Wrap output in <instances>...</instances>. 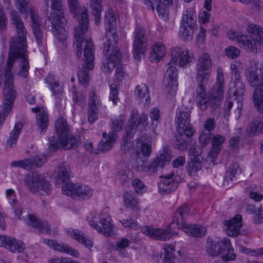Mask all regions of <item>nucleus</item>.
I'll return each instance as SVG.
<instances>
[{
    "label": "nucleus",
    "mask_w": 263,
    "mask_h": 263,
    "mask_svg": "<svg viewBox=\"0 0 263 263\" xmlns=\"http://www.w3.org/2000/svg\"><path fill=\"white\" fill-rule=\"evenodd\" d=\"M27 48L9 45L8 57L5 65L4 84L5 92L3 105L0 106V128L2 127L6 117L12 108L16 97V91L14 86V73L18 66L20 68L17 74L26 78L29 74L30 66L28 62Z\"/></svg>",
    "instance_id": "obj_1"
},
{
    "label": "nucleus",
    "mask_w": 263,
    "mask_h": 263,
    "mask_svg": "<svg viewBox=\"0 0 263 263\" xmlns=\"http://www.w3.org/2000/svg\"><path fill=\"white\" fill-rule=\"evenodd\" d=\"M70 12L74 15L79 22V26L75 28L74 45L77 48V55L80 58L82 52L85 63L82 69L78 72L80 83L86 86L89 81V70L94 67V44L91 39L85 34L88 27V15L86 7L81 8L78 0H68Z\"/></svg>",
    "instance_id": "obj_2"
},
{
    "label": "nucleus",
    "mask_w": 263,
    "mask_h": 263,
    "mask_svg": "<svg viewBox=\"0 0 263 263\" xmlns=\"http://www.w3.org/2000/svg\"><path fill=\"white\" fill-rule=\"evenodd\" d=\"M224 86L223 70L221 67H218L217 68L216 83L210 91V97L199 98L196 99L197 106L202 110H206L209 105L212 108L218 106L223 99Z\"/></svg>",
    "instance_id": "obj_3"
},
{
    "label": "nucleus",
    "mask_w": 263,
    "mask_h": 263,
    "mask_svg": "<svg viewBox=\"0 0 263 263\" xmlns=\"http://www.w3.org/2000/svg\"><path fill=\"white\" fill-rule=\"evenodd\" d=\"M63 0H51V9L57 11L50 16H47L48 20L52 25V33L55 39L60 42L65 41L67 37L65 26L67 18L63 9Z\"/></svg>",
    "instance_id": "obj_4"
},
{
    "label": "nucleus",
    "mask_w": 263,
    "mask_h": 263,
    "mask_svg": "<svg viewBox=\"0 0 263 263\" xmlns=\"http://www.w3.org/2000/svg\"><path fill=\"white\" fill-rule=\"evenodd\" d=\"M118 41V36L114 34L112 40L109 38L104 44L105 58L102 60L101 69L105 73H111L121 63V53L117 46Z\"/></svg>",
    "instance_id": "obj_5"
},
{
    "label": "nucleus",
    "mask_w": 263,
    "mask_h": 263,
    "mask_svg": "<svg viewBox=\"0 0 263 263\" xmlns=\"http://www.w3.org/2000/svg\"><path fill=\"white\" fill-rule=\"evenodd\" d=\"M136 154L137 157L132 163V167L139 172L155 173L163 168L165 165L169 164L171 160V154L163 151L162 153L154 159L148 166L146 163L140 158L139 152L137 151Z\"/></svg>",
    "instance_id": "obj_6"
},
{
    "label": "nucleus",
    "mask_w": 263,
    "mask_h": 263,
    "mask_svg": "<svg viewBox=\"0 0 263 263\" xmlns=\"http://www.w3.org/2000/svg\"><path fill=\"white\" fill-rule=\"evenodd\" d=\"M248 35L242 36L240 47L249 52L257 53L263 47V28L254 24H250Z\"/></svg>",
    "instance_id": "obj_7"
},
{
    "label": "nucleus",
    "mask_w": 263,
    "mask_h": 263,
    "mask_svg": "<svg viewBox=\"0 0 263 263\" xmlns=\"http://www.w3.org/2000/svg\"><path fill=\"white\" fill-rule=\"evenodd\" d=\"M89 224L100 233L110 236L114 232V226L110 216L107 213L100 211L91 213L87 218Z\"/></svg>",
    "instance_id": "obj_8"
},
{
    "label": "nucleus",
    "mask_w": 263,
    "mask_h": 263,
    "mask_svg": "<svg viewBox=\"0 0 263 263\" xmlns=\"http://www.w3.org/2000/svg\"><path fill=\"white\" fill-rule=\"evenodd\" d=\"M10 20L14 29L15 34L11 38L9 45L27 48V29L18 12L13 9L9 12Z\"/></svg>",
    "instance_id": "obj_9"
},
{
    "label": "nucleus",
    "mask_w": 263,
    "mask_h": 263,
    "mask_svg": "<svg viewBox=\"0 0 263 263\" xmlns=\"http://www.w3.org/2000/svg\"><path fill=\"white\" fill-rule=\"evenodd\" d=\"M233 251L230 239L226 237L209 242L207 247V252L210 256L222 255V259L224 261H232L235 259L236 254L232 253Z\"/></svg>",
    "instance_id": "obj_10"
},
{
    "label": "nucleus",
    "mask_w": 263,
    "mask_h": 263,
    "mask_svg": "<svg viewBox=\"0 0 263 263\" xmlns=\"http://www.w3.org/2000/svg\"><path fill=\"white\" fill-rule=\"evenodd\" d=\"M191 110L189 107L181 105L179 106L176 112L175 123L178 133L192 137L195 133V129L190 123Z\"/></svg>",
    "instance_id": "obj_11"
},
{
    "label": "nucleus",
    "mask_w": 263,
    "mask_h": 263,
    "mask_svg": "<svg viewBox=\"0 0 263 263\" xmlns=\"http://www.w3.org/2000/svg\"><path fill=\"white\" fill-rule=\"evenodd\" d=\"M148 124L147 115L145 113L139 114L136 109L132 110L130 116L128 120V124L125 129V134L123 137V141L124 144L128 139L133 138L138 127H144Z\"/></svg>",
    "instance_id": "obj_12"
},
{
    "label": "nucleus",
    "mask_w": 263,
    "mask_h": 263,
    "mask_svg": "<svg viewBox=\"0 0 263 263\" xmlns=\"http://www.w3.org/2000/svg\"><path fill=\"white\" fill-rule=\"evenodd\" d=\"M25 182V185L32 193L43 192L48 195L51 192L52 185L42 175L33 173L32 175L26 176Z\"/></svg>",
    "instance_id": "obj_13"
},
{
    "label": "nucleus",
    "mask_w": 263,
    "mask_h": 263,
    "mask_svg": "<svg viewBox=\"0 0 263 263\" xmlns=\"http://www.w3.org/2000/svg\"><path fill=\"white\" fill-rule=\"evenodd\" d=\"M12 207L14 209V213L15 216L17 217L19 219L24 220L26 224L37 229L42 233L46 234L50 233V227L48 225L47 222L38 219L34 214L32 213L28 214L27 218L24 217V216L21 218L22 206L18 203H16L15 205L12 206Z\"/></svg>",
    "instance_id": "obj_14"
},
{
    "label": "nucleus",
    "mask_w": 263,
    "mask_h": 263,
    "mask_svg": "<svg viewBox=\"0 0 263 263\" xmlns=\"http://www.w3.org/2000/svg\"><path fill=\"white\" fill-rule=\"evenodd\" d=\"M237 61L231 64L230 69L232 74V80L233 81L234 96L236 97L237 102V110L238 114H241V109L242 107L243 96L245 91V86L240 81V74L237 67Z\"/></svg>",
    "instance_id": "obj_15"
},
{
    "label": "nucleus",
    "mask_w": 263,
    "mask_h": 263,
    "mask_svg": "<svg viewBox=\"0 0 263 263\" xmlns=\"http://www.w3.org/2000/svg\"><path fill=\"white\" fill-rule=\"evenodd\" d=\"M246 76L249 85L252 87H256L252 94L253 102L254 95L257 90L259 91L257 94L263 98V75L261 70L259 69L255 64L251 65L246 69Z\"/></svg>",
    "instance_id": "obj_16"
},
{
    "label": "nucleus",
    "mask_w": 263,
    "mask_h": 263,
    "mask_svg": "<svg viewBox=\"0 0 263 263\" xmlns=\"http://www.w3.org/2000/svg\"><path fill=\"white\" fill-rule=\"evenodd\" d=\"M62 192L67 196H74L83 200L89 199L93 195V190L85 184L67 183L62 187Z\"/></svg>",
    "instance_id": "obj_17"
},
{
    "label": "nucleus",
    "mask_w": 263,
    "mask_h": 263,
    "mask_svg": "<svg viewBox=\"0 0 263 263\" xmlns=\"http://www.w3.org/2000/svg\"><path fill=\"white\" fill-rule=\"evenodd\" d=\"M171 64L184 67L193 62V53L187 48L176 46L171 49Z\"/></svg>",
    "instance_id": "obj_18"
},
{
    "label": "nucleus",
    "mask_w": 263,
    "mask_h": 263,
    "mask_svg": "<svg viewBox=\"0 0 263 263\" xmlns=\"http://www.w3.org/2000/svg\"><path fill=\"white\" fill-rule=\"evenodd\" d=\"M147 40L144 28L140 26L137 27L134 32L133 54L135 58L139 59L141 54L146 50Z\"/></svg>",
    "instance_id": "obj_19"
},
{
    "label": "nucleus",
    "mask_w": 263,
    "mask_h": 263,
    "mask_svg": "<svg viewBox=\"0 0 263 263\" xmlns=\"http://www.w3.org/2000/svg\"><path fill=\"white\" fill-rule=\"evenodd\" d=\"M168 67L166 70L163 79V84L164 85V91L167 95L171 96H174L177 90V80L176 76L177 69L174 64H168Z\"/></svg>",
    "instance_id": "obj_20"
},
{
    "label": "nucleus",
    "mask_w": 263,
    "mask_h": 263,
    "mask_svg": "<svg viewBox=\"0 0 263 263\" xmlns=\"http://www.w3.org/2000/svg\"><path fill=\"white\" fill-rule=\"evenodd\" d=\"M144 3L148 9L153 11L156 7L158 16L163 21L169 20V11L168 7L173 5V0H143Z\"/></svg>",
    "instance_id": "obj_21"
},
{
    "label": "nucleus",
    "mask_w": 263,
    "mask_h": 263,
    "mask_svg": "<svg viewBox=\"0 0 263 263\" xmlns=\"http://www.w3.org/2000/svg\"><path fill=\"white\" fill-rule=\"evenodd\" d=\"M212 61L210 55L207 53H202L198 57L196 63L197 77L206 79L209 78V72L212 68Z\"/></svg>",
    "instance_id": "obj_22"
},
{
    "label": "nucleus",
    "mask_w": 263,
    "mask_h": 263,
    "mask_svg": "<svg viewBox=\"0 0 263 263\" xmlns=\"http://www.w3.org/2000/svg\"><path fill=\"white\" fill-rule=\"evenodd\" d=\"M101 102L99 97L97 95L95 90H90L88 103V120L90 123H93L98 117L99 107Z\"/></svg>",
    "instance_id": "obj_23"
},
{
    "label": "nucleus",
    "mask_w": 263,
    "mask_h": 263,
    "mask_svg": "<svg viewBox=\"0 0 263 263\" xmlns=\"http://www.w3.org/2000/svg\"><path fill=\"white\" fill-rule=\"evenodd\" d=\"M80 137L79 136H73L67 134L65 136H61L59 138V140L55 143H51L50 148L57 149L63 148L70 149L75 148L79 145Z\"/></svg>",
    "instance_id": "obj_24"
},
{
    "label": "nucleus",
    "mask_w": 263,
    "mask_h": 263,
    "mask_svg": "<svg viewBox=\"0 0 263 263\" xmlns=\"http://www.w3.org/2000/svg\"><path fill=\"white\" fill-rule=\"evenodd\" d=\"M177 178L174 173L161 176L158 183L160 193L169 194L176 190L179 182Z\"/></svg>",
    "instance_id": "obj_25"
},
{
    "label": "nucleus",
    "mask_w": 263,
    "mask_h": 263,
    "mask_svg": "<svg viewBox=\"0 0 263 263\" xmlns=\"http://www.w3.org/2000/svg\"><path fill=\"white\" fill-rule=\"evenodd\" d=\"M141 232L146 235L163 241L170 239L175 235V233L170 229L166 230L154 229L149 226H145L142 228Z\"/></svg>",
    "instance_id": "obj_26"
},
{
    "label": "nucleus",
    "mask_w": 263,
    "mask_h": 263,
    "mask_svg": "<svg viewBox=\"0 0 263 263\" xmlns=\"http://www.w3.org/2000/svg\"><path fill=\"white\" fill-rule=\"evenodd\" d=\"M0 247L13 253L22 252L25 249V245L21 240L3 235H0Z\"/></svg>",
    "instance_id": "obj_27"
},
{
    "label": "nucleus",
    "mask_w": 263,
    "mask_h": 263,
    "mask_svg": "<svg viewBox=\"0 0 263 263\" xmlns=\"http://www.w3.org/2000/svg\"><path fill=\"white\" fill-rule=\"evenodd\" d=\"M44 242L50 248L60 252L68 254L76 258L80 256L78 250L63 242L58 243L57 241L51 239H45Z\"/></svg>",
    "instance_id": "obj_28"
},
{
    "label": "nucleus",
    "mask_w": 263,
    "mask_h": 263,
    "mask_svg": "<svg viewBox=\"0 0 263 263\" xmlns=\"http://www.w3.org/2000/svg\"><path fill=\"white\" fill-rule=\"evenodd\" d=\"M67 236L76 240L89 250L93 247V243L91 239L85 236L84 233L78 229L69 228L66 230Z\"/></svg>",
    "instance_id": "obj_29"
},
{
    "label": "nucleus",
    "mask_w": 263,
    "mask_h": 263,
    "mask_svg": "<svg viewBox=\"0 0 263 263\" xmlns=\"http://www.w3.org/2000/svg\"><path fill=\"white\" fill-rule=\"evenodd\" d=\"M31 27L35 41L39 46L42 47L45 43L46 36L41 28L39 17L37 13H31Z\"/></svg>",
    "instance_id": "obj_30"
},
{
    "label": "nucleus",
    "mask_w": 263,
    "mask_h": 263,
    "mask_svg": "<svg viewBox=\"0 0 263 263\" xmlns=\"http://www.w3.org/2000/svg\"><path fill=\"white\" fill-rule=\"evenodd\" d=\"M190 213V208L186 204L180 206L174 213L170 227L176 224V227L180 229L186 224L185 219Z\"/></svg>",
    "instance_id": "obj_31"
},
{
    "label": "nucleus",
    "mask_w": 263,
    "mask_h": 263,
    "mask_svg": "<svg viewBox=\"0 0 263 263\" xmlns=\"http://www.w3.org/2000/svg\"><path fill=\"white\" fill-rule=\"evenodd\" d=\"M242 216L237 214L230 220H225L224 225L227 227L226 231L230 236L236 237L240 233L242 226Z\"/></svg>",
    "instance_id": "obj_32"
},
{
    "label": "nucleus",
    "mask_w": 263,
    "mask_h": 263,
    "mask_svg": "<svg viewBox=\"0 0 263 263\" xmlns=\"http://www.w3.org/2000/svg\"><path fill=\"white\" fill-rule=\"evenodd\" d=\"M105 24L106 29L108 30L106 33L107 40L109 38L112 40V35L116 34L118 36V35L115 30L116 25V14L112 9H108L105 13Z\"/></svg>",
    "instance_id": "obj_33"
},
{
    "label": "nucleus",
    "mask_w": 263,
    "mask_h": 263,
    "mask_svg": "<svg viewBox=\"0 0 263 263\" xmlns=\"http://www.w3.org/2000/svg\"><path fill=\"white\" fill-rule=\"evenodd\" d=\"M212 141V148L209 152V156L213 159H215L217 157L218 154L222 148V144L226 141V138L224 136L220 134H217L213 136L211 139Z\"/></svg>",
    "instance_id": "obj_34"
},
{
    "label": "nucleus",
    "mask_w": 263,
    "mask_h": 263,
    "mask_svg": "<svg viewBox=\"0 0 263 263\" xmlns=\"http://www.w3.org/2000/svg\"><path fill=\"white\" fill-rule=\"evenodd\" d=\"M70 169L65 163L59 164L55 172V181L57 184H62L67 181L70 176Z\"/></svg>",
    "instance_id": "obj_35"
},
{
    "label": "nucleus",
    "mask_w": 263,
    "mask_h": 263,
    "mask_svg": "<svg viewBox=\"0 0 263 263\" xmlns=\"http://www.w3.org/2000/svg\"><path fill=\"white\" fill-rule=\"evenodd\" d=\"M123 201L127 209L134 212L140 210V200L133 193L125 192L123 195Z\"/></svg>",
    "instance_id": "obj_36"
},
{
    "label": "nucleus",
    "mask_w": 263,
    "mask_h": 263,
    "mask_svg": "<svg viewBox=\"0 0 263 263\" xmlns=\"http://www.w3.org/2000/svg\"><path fill=\"white\" fill-rule=\"evenodd\" d=\"M197 17L195 11L193 8H189L183 13L181 25L187 26L191 28H196Z\"/></svg>",
    "instance_id": "obj_37"
},
{
    "label": "nucleus",
    "mask_w": 263,
    "mask_h": 263,
    "mask_svg": "<svg viewBox=\"0 0 263 263\" xmlns=\"http://www.w3.org/2000/svg\"><path fill=\"white\" fill-rule=\"evenodd\" d=\"M180 229L183 230L187 235L195 237H202L206 233L204 227L199 224H189L186 223Z\"/></svg>",
    "instance_id": "obj_38"
},
{
    "label": "nucleus",
    "mask_w": 263,
    "mask_h": 263,
    "mask_svg": "<svg viewBox=\"0 0 263 263\" xmlns=\"http://www.w3.org/2000/svg\"><path fill=\"white\" fill-rule=\"evenodd\" d=\"M118 135L113 132H109L107 137L106 133H103V139L99 144V147L102 152H106L109 150L115 143Z\"/></svg>",
    "instance_id": "obj_39"
},
{
    "label": "nucleus",
    "mask_w": 263,
    "mask_h": 263,
    "mask_svg": "<svg viewBox=\"0 0 263 263\" xmlns=\"http://www.w3.org/2000/svg\"><path fill=\"white\" fill-rule=\"evenodd\" d=\"M23 124L21 122H17L15 124L13 129L11 131L7 139L6 147L12 148L16 145L18 137L21 133Z\"/></svg>",
    "instance_id": "obj_40"
},
{
    "label": "nucleus",
    "mask_w": 263,
    "mask_h": 263,
    "mask_svg": "<svg viewBox=\"0 0 263 263\" xmlns=\"http://www.w3.org/2000/svg\"><path fill=\"white\" fill-rule=\"evenodd\" d=\"M44 81L46 84H48V87L52 91L53 95L56 98L60 97V95H62L63 89L60 86L59 83L55 81L54 76L48 74L45 78Z\"/></svg>",
    "instance_id": "obj_41"
},
{
    "label": "nucleus",
    "mask_w": 263,
    "mask_h": 263,
    "mask_svg": "<svg viewBox=\"0 0 263 263\" xmlns=\"http://www.w3.org/2000/svg\"><path fill=\"white\" fill-rule=\"evenodd\" d=\"M165 51V46L161 42L157 43L150 53L151 61L153 62L160 61L164 56Z\"/></svg>",
    "instance_id": "obj_42"
},
{
    "label": "nucleus",
    "mask_w": 263,
    "mask_h": 263,
    "mask_svg": "<svg viewBox=\"0 0 263 263\" xmlns=\"http://www.w3.org/2000/svg\"><path fill=\"white\" fill-rule=\"evenodd\" d=\"M141 143L140 148L141 154L145 157H149L152 153L151 139L147 135H143L138 139Z\"/></svg>",
    "instance_id": "obj_43"
},
{
    "label": "nucleus",
    "mask_w": 263,
    "mask_h": 263,
    "mask_svg": "<svg viewBox=\"0 0 263 263\" xmlns=\"http://www.w3.org/2000/svg\"><path fill=\"white\" fill-rule=\"evenodd\" d=\"M247 133L250 136L262 134L263 133V121L259 118L253 120L248 126Z\"/></svg>",
    "instance_id": "obj_44"
},
{
    "label": "nucleus",
    "mask_w": 263,
    "mask_h": 263,
    "mask_svg": "<svg viewBox=\"0 0 263 263\" xmlns=\"http://www.w3.org/2000/svg\"><path fill=\"white\" fill-rule=\"evenodd\" d=\"M54 126L59 138L61 136H65L67 134H69L70 128L67 121L62 117H59L56 120Z\"/></svg>",
    "instance_id": "obj_45"
},
{
    "label": "nucleus",
    "mask_w": 263,
    "mask_h": 263,
    "mask_svg": "<svg viewBox=\"0 0 263 263\" xmlns=\"http://www.w3.org/2000/svg\"><path fill=\"white\" fill-rule=\"evenodd\" d=\"M101 0H91L90 2V5L92 12L95 16V24L99 25L100 23L101 14L102 12V6Z\"/></svg>",
    "instance_id": "obj_46"
},
{
    "label": "nucleus",
    "mask_w": 263,
    "mask_h": 263,
    "mask_svg": "<svg viewBox=\"0 0 263 263\" xmlns=\"http://www.w3.org/2000/svg\"><path fill=\"white\" fill-rule=\"evenodd\" d=\"M36 121L40 129V133H44L48 126V115L45 111L39 112L36 115Z\"/></svg>",
    "instance_id": "obj_47"
},
{
    "label": "nucleus",
    "mask_w": 263,
    "mask_h": 263,
    "mask_svg": "<svg viewBox=\"0 0 263 263\" xmlns=\"http://www.w3.org/2000/svg\"><path fill=\"white\" fill-rule=\"evenodd\" d=\"M130 243V240L126 238H122L117 241L114 246L115 250L118 252L119 254L122 256L126 257L127 254L125 249L127 248Z\"/></svg>",
    "instance_id": "obj_48"
},
{
    "label": "nucleus",
    "mask_w": 263,
    "mask_h": 263,
    "mask_svg": "<svg viewBox=\"0 0 263 263\" xmlns=\"http://www.w3.org/2000/svg\"><path fill=\"white\" fill-rule=\"evenodd\" d=\"M15 5L17 9L22 14H27L29 12L35 13L31 9L29 0H14Z\"/></svg>",
    "instance_id": "obj_49"
},
{
    "label": "nucleus",
    "mask_w": 263,
    "mask_h": 263,
    "mask_svg": "<svg viewBox=\"0 0 263 263\" xmlns=\"http://www.w3.org/2000/svg\"><path fill=\"white\" fill-rule=\"evenodd\" d=\"M164 250L165 251V255L164 257V262L174 263L175 260L174 245L166 243L164 245Z\"/></svg>",
    "instance_id": "obj_50"
},
{
    "label": "nucleus",
    "mask_w": 263,
    "mask_h": 263,
    "mask_svg": "<svg viewBox=\"0 0 263 263\" xmlns=\"http://www.w3.org/2000/svg\"><path fill=\"white\" fill-rule=\"evenodd\" d=\"M206 79H203V78L200 79L199 77H196V81L198 83V87L196 90V99H199V98H202L208 96L206 95L205 85L208 83L209 78H206Z\"/></svg>",
    "instance_id": "obj_51"
},
{
    "label": "nucleus",
    "mask_w": 263,
    "mask_h": 263,
    "mask_svg": "<svg viewBox=\"0 0 263 263\" xmlns=\"http://www.w3.org/2000/svg\"><path fill=\"white\" fill-rule=\"evenodd\" d=\"M135 93L136 96L139 100H143L145 99L147 101L149 98V95L148 91L147 86L143 83L137 85L136 87Z\"/></svg>",
    "instance_id": "obj_52"
},
{
    "label": "nucleus",
    "mask_w": 263,
    "mask_h": 263,
    "mask_svg": "<svg viewBox=\"0 0 263 263\" xmlns=\"http://www.w3.org/2000/svg\"><path fill=\"white\" fill-rule=\"evenodd\" d=\"M125 118L123 116H119L117 118L112 120L110 128L112 132H116L121 131L124 126Z\"/></svg>",
    "instance_id": "obj_53"
},
{
    "label": "nucleus",
    "mask_w": 263,
    "mask_h": 263,
    "mask_svg": "<svg viewBox=\"0 0 263 263\" xmlns=\"http://www.w3.org/2000/svg\"><path fill=\"white\" fill-rule=\"evenodd\" d=\"M195 29L187 26L180 25L179 34L184 41L192 40Z\"/></svg>",
    "instance_id": "obj_54"
},
{
    "label": "nucleus",
    "mask_w": 263,
    "mask_h": 263,
    "mask_svg": "<svg viewBox=\"0 0 263 263\" xmlns=\"http://www.w3.org/2000/svg\"><path fill=\"white\" fill-rule=\"evenodd\" d=\"M133 173L129 169L119 171L117 175V179L122 184L125 183L133 177Z\"/></svg>",
    "instance_id": "obj_55"
},
{
    "label": "nucleus",
    "mask_w": 263,
    "mask_h": 263,
    "mask_svg": "<svg viewBox=\"0 0 263 263\" xmlns=\"http://www.w3.org/2000/svg\"><path fill=\"white\" fill-rule=\"evenodd\" d=\"M120 222L121 223L123 227L132 230H137L140 228V225L133 218H124Z\"/></svg>",
    "instance_id": "obj_56"
},
{
    "label": "nucleus",
    "mask_w": 263,
    "mask_h": 263,
    "mask_svg": "<svg viewBox=\"0 0 263 263\" xmlns=\"http://www.w3.org/2000/svg\"><path fill=\"white\" fill-rule=\"evenodd\" d=\"M10 166L12 167H21L29 170L32 168V163L29 159H24L23 160L12 162L10 163Z\"/></svg>",
    "instance_id": "obj_57"
},
{
    "label": "nucleus",
    "mask_w": 263,
    "mask_h": 263,
    "mask_svg": "<svg viewBox=\"0 0 263 263\" xmlns=\"http://www.w3.org/2000/svg\"><path fill=\"white\" fill-rule=\"evenodd\" d=\"M227 56L231 59L237 58L240 53V50L236 47L230 46L227 47L224 50Z\"/></svg>",
    "instance_id": "obj_58"
},
{
    "label": "nucleus",
    "mask_w": 263,
    "mask_h": 263,
    "mask_svg": "<svg viewBox=\"0 0 263 263\" xmlns=\"http://www.w3.org/2000/svg\"><path fill=\"white\" fill-rule=\"evenodd\" d=\"M188 172L190 175H194L196 172L201 169L202 165L198 160H191L189 163Z\"/></svg>",
    "instance_id": "obj_59"
},
{
    "label": "nucleus",
    "mask_w": 263,
    "mask_h": 263,
    "mask_svg": "<svg viewBox=\"0 0 263 263\" xmlns=\"http://www.w3.org/2000/svg\"><path fill=\"white\" fill-rule=\"evenodd\" d=\"M176 135V141L175 145L178 149L180 150H184L187 146V143L185 141L186 139L185 138L188 137L184 134H180Z\"/></svg>",
    "instance_id": "obj_60"
},
{
    "label": "nucleus",
    "mask_w": 263,
    "mask_h": 263,
    "mask_svg": "<svg viewBox=\"0 0 263 263\" xmlns=\"http://www.w3.org/2000/svg\"><path fill=\"white\" fill-rule=\"evenodd\" d=\"M72 98L74 103L78 105H82L85 102V97L83 93L79 94L76 91V87L73 86Z\"/></svg>",
    "instance_id": "obj_61"
},
{
    "label": "nucleus",
    "mask_w": 263,
    "mask_h": 263,
    "mask_svg": "<svg viewBox=\"0 0 263 263\" xmlns=\"http://www.w3.org/2000/svg\"><path fill=\"white\" fill-rule=\"evenodd\" d=\"M132 185L137 193L142 194L146 191L145 185L142 181L139 179H134L132 181Z\"/></svg>",
    "instance_id": "obj_62"
},
{
    "label": "nucleus",
    "mask_w": 263,
    "mask_h": 263,
    "mask_svg": "<svg viewBox=\"0 0 263 263\" xmlns=\"http://www.w3.org/2000/svg\"><path fill=\"white\" fill-rule=\"evenodd\" d=\"M259 91L257 90L254 95V105L255 107L260 112L263 113V98L260 96L258 92Z\"/></svg>",
    "instance_id": "obj_63"
},
{
    "label": "nucleus",
    "mask_w": 263,
    "mask_h": 263,
    "mask_svg": "<svg viewBox=\"0 0 263 263\" xmlns=\"http://www.w3.org/2000/svg\"><path fill=\"white\" fill-rule=\"evenodd\" d=\"M246 192L251 199L256 202H260L263 199V195L260 193L249 189H247Z\"/></svg>",
    "instance_id": "obj_64"
}]
</instances>
